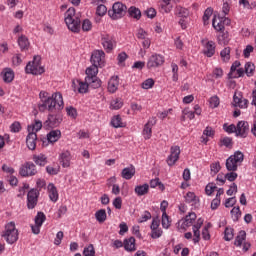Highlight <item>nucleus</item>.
Masks as SVG:
<instances>
[{
	"label": "nucleus",
	"instance_id": "f257e3e1",
	"mask_svg": "<svg viewBox=\"0 0 256 256\" xmlns=\"http://www.w3.org/2000/svg\"><path fill=\"white\" fill-rule=\"evenodd\" d=\"M40 102L38 109L41 113L48 111V118L43 123L44 129H55L63 123V114L61 111L65 108V102L63 101V94L61 92H54L50 94L46 91L39 93Z\"/></svg>",
	"mask_w": 256,
	"mask_h": 256
},
{
	"label": "nucleus",
	"instance_id": "f03ea898",
	"mask_svg": "<svg viewBox=\"0 0 256 256\" xmlns=\"http://www.w3.org/2000/svg\"><path fill=\"white\" fill-rule=\"evenodd\" d=\"M65 23L70 31L79 33L81 31V19L75 13V8H69L65 13Z\"/></svg>",
	"mask_w": 256,
	"mask_h": 256
},
{
	"label": "nucleus",
	"instance_id": "7ed1b4c3",
	"mask_svg": "<svg viewBox=\"0 0 256 256\" xmlns=\"http://www.w3.org/2000/svg\"><path fill=\"white\" fill-rule=\"evenodd\" d=\"M1 237L4 238L8 245H13V243H17V241H19V230H17L14 221L8 222L5 225Z\"/></svg>",
	"mask_w": 256,
	"mask_h": 256
},
{
	"label": "nucleus",
	"instance_id": "20e7f679",
	"mask_svg": "<svg viewBox=\"0 0 256 256\" xmlns=\"http://www.w3.org/2000/svg\"><path fill=\"white\" fill-rule=\"evenodd\" d=\"M245 159V155L241 151L234 152L233 155H231L226 160V169L227 171H237L239 166H241V163H243Z\"/></svg>",
	"mask_w": 256,
	"mask_h": 256
},
{
	"label": "nucleus",
	"instance_id": "39448f33",
	"mask_svg": "<svg viewBox=\"0 0 256 256\" xmlns=\"http://www.w3.org/2000/svg\"><path fill=\"white\" fill-rule=\"evenodd\" d=\"M25 71L28 75H43L45 68L41 66V57L35 56L33 61L28 62Z\"/></svg>",
	"mask_w": 256,
	"mask_h": 256
},
{
	"label": "nucleus",
	"instance_id": "423d86ee",
	"mask_svg": "<svg viewBox=\"0 0 256 256\" xmlns=\"http://www.w3.org/2000/svg\"><path fill=\"white\" fill-rule=\"evenodd\" d=\"M125 13H127V6L121 2L114 3L112 9L108 11L109 17L114 20L121 19Z\"/></svg>",
	"mask_w": 256,
	"mask_h": 256
},
{
	"label": "nucleus",
	"instance_id": "0eeeda50",
	"mask_svg": "<svg viewBox=\"0 0 256 256\" xmlns=\"http://www.w3.org/2000/svg\"><path fill=\"white\" fill-rule=\"evenodd\" d=\"M21 177H34L37 175V166L33 162L24 163L19 169Z\"/></svg>",
	"mask_w": 256,
	"mask_h": 256
},
{
	"label": "nucleus",
	"instance_id": "6e6552de",
	"mask_svg": "<svg viewBox=\"0 0 256 256\" xmlns=\"http://www.w3.org/2000/svg\"><path fill=\"white\" fill-rule=\"evenodd\" d=\"M165 63V58L161 54H152L147 61V69H157Z\"/></svg>",
	"mask_w": 256,
	"mask_h": 256
},
{
	"label": "nucleus",
	"instance_id": "1a4fd4ad",
	"mask_svg": "<svg viewBox=\"0 0 256 256\" xmlns=\"http://www.w3.org/2000/svg\"><path fill=\"white\" fill-rule=\"evenodd\" d=\"M155 125H157V117L155 116L150 117L147 123L144 125L142 135L146 141L152 137L153 127H155Z\"/></svg>",
	"mask_w": 256,
	"mask_h": 256
},
{
	"label": "nucleus",
	"instance_id": "9d476101",
	"mask_svg": "<svg viewBox=\"0 0 256 256\" xmlns=\"http://www.w3.org/2000/svg\"><path fill=\"white\" fill-rule=\"evenodd\" d=\"M92 65L103 67L105 65V52L103 50H94L91 55Z\"/></svg>",
	"mask_w": 256,
	"mask_h": 256
},
{
	"label": "nucleus",
	"instance_id": "9b49d317",
	"mask_svg": "<svg viewBox=\"0 0 256 256\" xmlns=\"http://www.w3.org/2000/svg\"><path fill=\"white\" fill-rule=\"evenodd\" d=\"M180 155H181V148L179 146H172L170 148V155L166 160L169 167H173V165H175V163L179 161Z\"/></svg>",
	"mask_w": 256,
	"mask_h": 256
},
{
	"label": "nucleus",
	"instance_id": "f8f14e48",
	"mask_svg": "<svg viewBox=\"0 0 256 256\" xmlns=\"http://www.w3.org/2000/svg\"><path fill=\"white\" fill-rule=\"evenodd\" d=\"M39 200V191L31 189L27 194V207L28 209H35L37 201Z\"/></svg>",
	"mask_w": 256,
	"mask_h": 256
},
{
	"label": "nucleus",
	"instance_id": "ddd939ff",
	"mask_svg": "<svg viewBox=\"0 0 256 256\" xmlns=\"http://www.w3.org/2000/svg\"><path fill=\"white\" fill-rule=\"evenodd\" d=\"M73 91H78V93H87L89 91V83L85 80V82L76 79L72 81Z\"/></svg>",
	"mask_w": 256,
	"mask_h": 256
},
{
	"label": "nucleus",
	"instance_id": "4468645a",
	"mask_svg": "<svg viewBox=\"0 0 256 256\" xmlns=\"http://www.w3.org/2000/svg\"><path fill=\"white\" fill-rule=\"evenodd\" d=\"M249 133V122L239 121L236 126V135L237 137H247Z\"/></svg>",
	"mask_w": 256,
	"mask_h": 256
},
{
	"label": "nucleus",
	"instance_id": "2eb2a0df",
	"mask_svg": "<svg viewBox=\"0 0 256 256\" xmlns=\"http://www.w3.org/2000/svg\"><path fill=\"white\" fill-rule=\"evenodd\" d=\"M102 45L106 51H113L115 47V39L109 34L102 35Z\"/></svg>",
	"mask_w": 256,
	"mask_h": 256
},
{
	"label": "nucleus",
	"instance_id": "dca6fc26",
	"mask_svg": "<svg viewBox=\"0 0 256 256\" xmlns=\"http://www.w3.org/2000/svg\"><path fill=\"white\" fill-rule=\"evenodd\" d=\"M205 220H203V218H198L196 224L193 225V233H194V238H193V242L194 243H199V241L201 240V232L199 231V229H201V227H203V223Z\"/></svg>",
	"mask_w": 256,
	"mask_h": 256
},
{
	"label": "nucleus",
	"instance_id": "f3484780",
	"mask_svg": "<svg viewBox=\"0 0 256 256\" xmlns=\"http://www.w3.org/2000/svg\"><path fill=\"white\" fill-rule=\"evenodd\" d=\"M26 145L30 151H35V149H37V133L29 132L26 137Z\"/></svg>",
	"mask_w": 256,
	"mask_h": 256
},
{
	"label": "nucleus",
	"instance_id": "a211bd4d",
	"mask_svg": "<svg viewBox=\"0 0 256 256\" xmlns=\"http://www.w3.org/2000/svg\"><path fill=\"white\" fill-rule=\"evenodd\" d=\"M47 189L50 201H52V203H57V201H59V192L57 191V187H55V184H48Z\"/></svg>",
	"mask_w": 256,
	"mask_h": 256
},
{
	"label": "nucleus",
	"instance_id": "6ab92c4d",
	"mask_svg": "<svg viewBox=\"0 0 256 256\" xmlns=\"http://www.w3.org/2000/svg\"><path fill=\"white\" fill-rule=\"evenodd\" d=\"M1 75L4 83H11L15 79V72L11 68H4Z\"/></svg>",
	"mask_w": 256,
	"mask_h": 256
},
{
	"label": "nucleus",
	"instance_id": "aec40b11",
	"mask_svg": "<svg viewBox=\"0 0 256 256\" xmlns=\"http://www.w3.org/2000/svg\"><path fill=\"white\" fill-rule=\"evenodd\" d=\"M122 179H126L129 181L135 177V166L131 165L130 167H126L121 172Z\"/></svg>",
	"mask_w": 256,
	"mask_h": 256
},
{
	"label": "nucleus",
	"instance_id": "412c9836",
	"mask_svg": "<svg viewBox=\"0 0 256 256\" xmlns=\"http://www.w3.org/2000/svg\"><path fill=\"white\" fill-rule=\"evenodd\" d=\"M17 43L21 51H29L31 43L29 42V38H27V36L21 35L20 37H18Z\"/></svg>",
	"mask_w": 256,
	"mask_h": 256
},
{
	"label": "nucleus",
	"instance_id": "4be33fe9",
	"mask_svg": "<svg viewBox=\"0 0 256 256\" xmlns=\"http://www.w3.org/2000/svg\"><path fill=\"white\" fill-rule=\"evenodd\" d=\"M119 89V77L112 76L108 81V91L109 93H115Z\"/></svg>",
	"mask_w": 256,
	"mask_h": 256
},
{
	"label": "nucleus",
	"instance_id": "5701e85b",
	"mask_svg": "<svg viewBox=\"0 0 256 256\" xmlns=\"http://www.w3.org/2000/svg\"><path fill=\"white\" fill-rule=\"evenodd\" d=\"M203 53L206 57H213L215 55V42L208 41L204 46Z\"/></svg>",
	"mask_w": 256,
	"mask_h": 256
},
{
	"label": "nucleus",
	"instance_id": "b1692460",
	"mask_svg": "<svg viewBox=\"0 0 256 256\" xmlns=\"http://www.w3.org/2000/svg\"><path fill=\"white\" fill-rule=\"evenodd\" d=\"M97 73H99V66L92 64L90 67L86 69V77L85 79H94L97 78Z\"/></svg>",
	"mask_w": 256,
	"mask_h": 256
},
{
	"label": "nucleus",
	"instance_id": "393cba45",
	"mask_svg": "<svg viewBox=\"0 0 256 256\" xmlns=\"http://www.w3.org/2000/svg\"><path fill=\"white\" fill-rule=\"evenodd\" d=\"M60 163L62 167H69L71 165V153L69 151H65L61 153Z\"/></svg>",
	"mask_w": 256,
	"mask_h": 256
},
{
	"label": "nucleus",
	"instance_id": "a878e982",
	"mask_svg": "<svg viewBox=\"0 0 256 256\" xmlns=\"http://www.w3.org/2000/svg\"><path fill=\"white\" fill-rule=\"evenodd\" d=\"M59 139H61V130H52L47 134L49 143H57Z\"/></svg>",
	"mask_w": 256,
	"mask_h": 256
},
{
	"label": "nucleus",
	"instance_id": "bb28decb",
	"mask_svg": "<svg viewBox=\"0 0 256 256\" xmlns=\"http://www.w3.org/2000/svg\"><path fill=\"white\" fill-rule=\"evenodd\" d=\"M32 160L39 167H45L47 165V156L44 154L33 155Z\"/></svg>",
	"mask_w": 256,
	"mask_h": 256
},
{
	"label": "nucleus",
	"instance_id": "cd10ccee",
	"mask_svg": "<svg viewBox=\"0 0 256 256\" xmlns=\"http://www.w3.org/2000/svg\"><path fill=\"white\" fill-rule=\"evenodd\" d=\"M134 193L138 197H143V195H147L149 193V184L137 185L134 189Z\"/></svg>",
	"mask_w": 256,
	"mask_h": 256
},
{
	"label": "nucleus",
	"instance_id": "c85d7f7f",
	"mask_svg": "<svg viewBox=\"0 0 256 256\" xmlns=\"http://www.w3.org/2000/svg\"><path fill=\"white\" fill-rule=\"evenodd\" d=\"M212 26L215 29V31H219L220 33H223L225 31V25L223 24V20H221V17H214L212 20Z\"/></svg>",
	"mask_w": 256,
	"mask_h": 256
},
{
	"label": "nucleus",
	"instance_id": "c756f323",
	"mask_svg": "<svg viewBox=\"0 0 256 256\" xmlns=\"http://www.w3.org/2000/svg\"><path fill=\"white\" fill-rule=\"evenodd\" d=\"M186 203H191V205H199V198L193 192H187L185 195Z\"/></svg>",
	"mask_w": 256,
	"mask_h": 256
},
{
	"label": "nucleus",
	"instance_id": "7c9ffc66",
	"mask_svg": "<svg viewBox=\"0 0 256 256\" xmlns=\"http://www.w3.org/2000/svg\"><path fill=\"white\" fill-rule=\"evenodd\" d=\"M195 219H197V214H195V212H190L184 219L183 227H191Z\"/></svg>",
	"mask_w": 256,
	"mask_h": 256
},
{
	"label": "nucleus",
	"instance_id": "2f4dec72",
	"mask_svg": "<svg viewBox=\"0 0 256 256\" xmlns=\"http://www.w3.org/2000/svg\"><path fill=\"white\" fill-rule=\"evenodd\" d=\"M86 83H88V87L91 89H99L101 87V80L98 77L96 78H85Z\"/></svg>",
	"mask_w": 256,
	"mask_h": 256
},
{
	"label": "nucleus",
	"instance_id": "473e14b6",
	"mask_svg": "<svg viewBox=\"0 0 256 256\" xmlns=\"http://www.w3.org/2000/svg\"><path fill=\"white\" fill-rule=\"evenodd\" d=\"M245 239H247V233L245 232V230H241L238 233V235L234 241V245L236 247H241V245H243V241H245Z\"/></svg>",
	"mask_w": 256,
	"mask_h": 256
},
{
	"label": "nucleus",
	"instance_id": "72a5a7b5",
	"mask_svg": "<svg viewBox=\"0 0 256 256\" xmlns=\"http://www.w3.org/2000/svg\"><path fill=\"white\" fill-rule=\"evenodd\" d=\"M123 107V99L121 98H114L110 102V109L113 111H119Z\"/></svg>",
	"mask_w": 256,
	"mask_h": 256
},
{
	"label": "nucleus",
	"instance_id": "f704fd0d",
	"mask_svg": "<svg viewBox=\"0 0 256 256\" xmlns=\"http://www.w3.org/2000/svg\"><path fill=\"white\" fill-rule=\"evenodd\" d=\"M43 128V122L40 120H35L34 124L28 126V133H37Z\"/></svg>",
	"mask_w": 256,
	"mask_h": 256
},
{
	"label": "nucleus",
	"instance_id": "c9c22d12",
	"mask_svg": "<svg viewBox=\"0 0 256 256\" xmlns=\"http://www.w3.org/2000/svg\"><path fill=\"white\" fill-rule=\"evenodd\" d=\"M124 249L126 251H135V237L124 240Z\"/></svg>",
	"mask_w": 256,
	"mask_h": 256
},
{
	"label": "nucleus",
	"instance_id": "e433bc0d",
	"mask_svg": "<svg viewBox=\"0 0 256 256\" xmlns=\"http://www.w3.org/2000/svg\"><path fill=\"white\" fill-rule=\"evenodd\" d=\"M221 59L224 63H229L231 60V48L226 47L220 52Z\"/></svg>",
	"mask_w": 256,
	"mask_h": 256
},
{
	"label": "nucleus",
	"instance_id": "4c0bfd02",
	"mask_svg": "<svg viewBox=\"0 0 256 256\" xmlns=\"http://www.w3.org/2000/svg\"><path fill=\"white\" fill-rule=\"evenodd\" d=\"M95 217L98 223H105V221L107 220V212L105 211V209L98 210L95 213Z\"/></svg>",
	"mask_w": 256,
	"mask_h": 256
},
{
	"label": "nucleus",
	"instance_id": "58836bf2",
	"mask_svg": "<svg viewBox=\"0 0 256 256\" xmlns=\"http://www.w3.org/2000/svg\"><path fill=\"white\" fill-rule=\"evenodd\" d=\"M128 13H129L130 17H133V19H141V10H139L135 6H131L128 9Z\"/></svg>",
	"mask_w": 256,
	"mask_h": 256
},
{
	"label": "nucleus",
	"instance_id": "ea45409f",
	"mask_svg": "<svg viewBox=\"0 0 256 256\" xmlns=\"http://www.w3.org/2000/svg\"><path fill=\"white\" fill-rule=\"evenodd\" d=\"M220 171H221V163L213 162L210 165V175H212V177H215V175H217V173H219Z\"/></svg>",
	"mask_w": 256,
	"mask_h": 256
},
{
	"label": "nucleus",
	"instance_id": "a19ab883",
	"mask_svg": "<svg viewBox=\"0 0 256 256\" xmlns=\"http://www.w3.org/2000/svg\"><path fill=\"white\" fill-rule=\"evenodd\" d=\"M219 145L220 147H227L228 149H231V147H233V139L229 137H223L220 139Z\"/></svg>",
	"mask_w": 256,
	"mask_h": 256
},
{
	"label": "nucleus",
	"instance_id": "79ce46f5",
	"mask_svg": "<svg viewBox=\"0 0 256 256\" xmlns=\"http://www.w3.org/2000/svg\"><path fill=\"white\" fill-rule=\"evenodd\" d=\"M150 187L155 189V187H159L160 191H165V185L159 181V178L152 179L150 181Z\"/></svg>",
	"mask_w": 256,
	"mask_h": 256
},
{
	"label": "nucleus",
	"instance_id": "37998d69",
	"mask_svg": "<svg viewBox=\"0 0 256 256\" xmlns=\"http://www.w3.org/2000/svg\"><path fill=\"white\" fill-rule=\"evenodd\" d=\"M46 219H47V217L45 216V213L38 212L35 217V224L40 225V227H42V225H43V223H45Z\"/></svg>",
	"mask_w": 256,
	"mask_h": 256
},
{
	"label": "nucleus",
	"instance_id": "c03bdc74",
	"mask_svg": "<svg viewBox=\"0 0 256 256\" xmlns=\"http://www.w3.org/2000/svg\"><path fill=\"white\" fill-rule=\"evenodd\" d=\"M162 227L163 229L171 227V218L167 214H162Z\"/></svg>",
	"mask_w": 256,
	"mask_h": 256
},
{
	"label": "nucleus",
	"instance_id": "a18cd8bd",
	"mask_svg": "<svg viewBox=\"0 0 256 256\" xmlns=\"http://www.w3.org/2000/svg\"><path fill=\"white\" fill-rule=\"evenodd\" d=\"M112 127H115L116 129L119 127H123V122L121 120V116L117 115L114 116L111 120Z\"/></svg>",
	"mask_w": 256,
	"mask_h": 256
},
{
	"label": "nucleus",
	"instance_id": "49530a36",
	"mask_svg": "<svg viewBox=\"0 0 256 256\" xmlns=\"http://www.w3.org/2000/svg\"><path fill=\"white\" fill-rule=\"evenodd\" d=\"M176 13L179 14V17H182L183 19H187V16L189 15V10L187 8L178 6L176 8Z\"/></svg>",
	"mask_w": 256,
	"mask_h": 256
},
{
	"label": "nucleus",
	"instance_id": "de8ad7c7",
	"mask_svg": "<svg viewBox=\"0 0 256 256\" xmlns=\"http://www.w3.org/2000/svg\"><path fill=\"white\" fill-rule=\"evenodd\" d=\"M231 215L233 221H239V217H241V209L239 206L232 208Z\"/></svg>",
	"mask_w": 256,
	"mask_h": 256
},
{
	"label": "nucleus",
	"instance_id": "09e8293b",
	"mask_svg": "<svg viewBox=\"0 0 256 256\" xmlns=\"http://www.w3.org/2000/svg\"><path fill=\"white\" fill-rule=\"evenodd\" d=\"M255 71V64L248 62L245 65V73L248 77H251L253 75V72Z\"/></svg>",
	"mask_w": 256,
	"mask_h": 256
},
{
	"label": "nucleus",
	"instance_id": "8fccbe9b",
	"mask_svg": "<svg viewBox=\"0 0 256 256\" xmlns=\"http://www.w3.org/2000/svg\"><path fill=\"white\" fill-rule=\"evenodd\" d=\"M235 237V234L233 233V228L227 227L224 231V239L225 241H231Z\"/></svg>",
	"mask_w": 256,
	"mask_h": 256
},
{
	"label": "nucleus",
	"instance_id": "3c124183",
	"mask_svg": "<svg viewBox=\"0 0 256 256\" xmlns=\"http://www.w3.org/2000/svg\"><path fill=\"white\" fill-rule=\"evenodd\" d=\"M66 113L68 117H71L72 119H77V109H75L73 106L66 107Z\"/></svg>",
	"mask_w": 256,
	"mask_h": 256
},
{
	"label": "nucleus",
	"instance_id": "603ef678",
	"mask_svg": "<svg viewBox=\"0 0 256 256\" xmlns=\"http://www.w3.org/2000/svg\"><path fill=\"white\" fill-rule=\"evenodd\" d=\"M211 15H213V9L207 8L203 15L204 25H207L209 23V19H211Z\"/></svg>",
	"mask_w": 256,
	"mask_h": 256
},
{
	"label": "nucleus",
	"instance_id": "864d4df0",
	"mask_svg": "<svg viewBox=\"0 0 256 256\" xmlns=\"http://www.w3.org/2000/svg\"><path fill=\"white\" fill-rule=\"evenodd\" d=\"M12 63L15 65V67H19L23 63V55L16 54L12 57Z\"/></svg>",
	"mask_w": 256,
	"mask_h": 256
},
{
	"label": "nucleus",
	"instance_id": "5fc2aeb1",
	"mask_svg": "<svg viewBox=\"0 0 256 256\" xmlns=\"http://www.w3.org/2000/svg\"><path fill=\"white\" fill-rule=\"evenodd\" d=\"M83 255L95 256V247H93V244H90L88 247L84 248Z\"/></svg>",
	"mask_w": 256,
	"mask_h": 256
},
{
	"label": "nucleus",
	"instance_id": "6e6d98bb",
	"mask_svg": "<svg viewBox=\"0 0 256 256\" xmlns=\"http://www.w3.org/2000/svg\"><path fill=\"white\" fill-rule=\"evenodd\" d=\"M93 29V23H91V20L84 19L82 22V30L83 31H91Z\"/></svg>",
	"mask_w": 256,
	"mask_h": 256
},
{
	"label": "nucleus",
	"instance_id": "4d7b16f0",
	"mask_svg": "<svg viewBox=\"0 0 256 256\" xmlns=\"http://www.w3.org/2000/svg\"><path fill=\"white\" fill-rule=\"evenodd\" d=\"M223 129L226 133H236L237 134V126H235V124H224L223 125Z\"/></svg>",
	"mask_w": 256,
	"mask_h": 256
},
{
	"label": "nucleus",
	"instance_id": "13d9d810",
	"mask_svg": "<svg viewBox=\"0 0 256 256\" xmlns=\"http://www.w3.org/2000/svg\"><path fill=\"white\" fill-rule=\"evenodd\" d=\"M221 33L222 34H220L218 36V43H219V45H227V43H229V39L227 38V34H225L223 31Z\"/></svg>",
	"mask_w": 256,
	"mask_h": 256
},
{
	"label": "nucleus",
	"instance_id": "bf43d9fd",
	"mask_svg": "<svg viewBox=\"0 0 256 256\" xmlns=\"http://www.w3.org/2000/svg\"><path fill=\"white\" fill-rule=\"evenodd\" d=\"M153 85H155V81L151 78H148L142 83V89H152Z\"/></svg>",
	"mask_w": 256,
	"mask_h": 256
},
{
	"label": "nucleus",
	"instance_id": "052dcab7",
	"mask_svg": "<svg viewBox=\"0 0 256 256\" xmlns=\"http://www.w3.org/2000/svg\"><path fill=\"white\" fill-rule=\"evenodd\" d=\"M161 235H163V230L161 228H156L154 230H151L152 239H159Z\"/></svg>",
	"mask_w": 256,
	"mask_h": 256
},
{
	"label": "nucleus",
	"instance_id": "680f3d73",
	"mask_svg": "<svg viewBox=\"0 0 256 256\" xmlns=\"http://www.w3.org/2000/svg\"><path fill=\"white\" fill-rule=\"evenodd\" d=\"M96 13H97V15H99V17H103V15H105V13H107V6L100 4L96 9Z\"/></svg>",
	"mask_w": 256,
	"mask_h": 256
},
{
	"label": "nucleus",
	"instance_id": "e2e57ef3",
	"mask_svg": "<svg viewBox=\"0 0 256 256\" xmlns=\"http://www.w3.org/2000/svg\"><path fill=\"white\" fill-rule=\"evenodd\" d=\"M215 191H217V186H215V184H208L206 186V189H205L206 194L213 195Z\"/></svg>",
	"mask_w": 256,
	"mask_h": 256
},
{
	"label": "nucleus",
	"instance_id": "0e129e2a",
	"mask_svg": "<svg viewBox=\"0 0 256 256\" xmlns=\"http://www.w3.org/2000/svg\"><path fill=\"white\" fill-rule=\"evenodd\" d=\"M136 36H137V39H140V40L143 41V40L147 39L148 34H147V32H146L145 30H143V29L140 28V29L138 30Z\"/></svg>",
	"mask_w": 256,
	"mask_h": 256
},
{
	"label": "nucleus",
	"instance_id": "69168bd1",
	"mask_svg": "<svg viewBox=\"0 0 256 256\" xmlns=\"http://www.w3.org/2000/svg\"><path fill=\"white\" fill-rule=\"evenodd\" d=\"M46 172L48 175H57L59 173V168L53 166H47Z\"/></svg>",
	"mask_w": 256,
	"mask_h": 256
},
{
	"label": "nucleus",
	"instance_id": "338daca9",
	"mask_svg": "<svg viewBox=\"0 0 256 256\" xmlns=\"http://www.w3.org/2000/svg\"><path fill=\"white\" fill-rule=\"evenodd\" d=\"M210 106L215 109L217 107H219V97L217 96H212L210 98Z\"/></svg>",
	"mask_w": 256,
	"mask_h": 256
},
{
	"label": "nucleus",
	"instance_id": "774afa93",
	"mask_svg": "<svg viewBox=\"0 0 256 256\" xmlns=\"http://www.w3.org/2000/svg\"><path fill=\"white\" fill-rule=\"evenodd\" d=\"M63 237H64L63 231H59L56 234V238L54 239V245H59L61 241H63Z\"/></svg>",
	"mask_w": 256,
	"mask_h": 256
}]
</instances>
